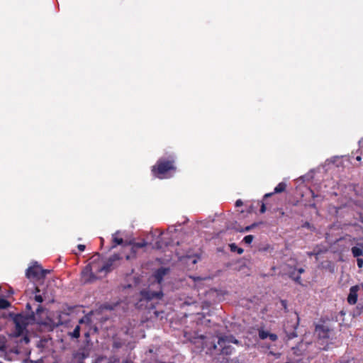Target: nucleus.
Returning <instances> with one entry per match:
<instances>
[{"label":"nucleus","mask_w":363,"mask_h":363,"mask_svg":"<svg viewBox=\"0 0 363 363\" xmlns=\"http://www.w3.org/2000/svg\"><path fill=\"white\" fill-rule=\"evenodd\" d=\"M277 310L283 311L284 313H289L287 320L284 323V330L289 340L297 336L296 329L299 325V316L295 311H290L288 308L286 300L276 299L274 301Z\"/></svg>","instance_id":"1"},{"label":"nucleus","mask_w":363,"mask_h":363,"mask_svg":"<svg viewBox=\"0 0 363 363\" xmlns=\"http://www.w3.org/2000/svg\"><path fill=\"white\" fill-rule=\"evenodd\" d=\"M176 172L175 157L172 155L160 158L151 169L152 175L160 179L170 178Z\"/></svg>","instance_id":"2"},{"label":"nucleus","mask_w":363,"mask_h":363,"mask_svg":"<svg viewBox=\"0 0 363 363\" xmlns=\"http://www.w3.org/2000/svg\"><path fill=\"white\" fill-rule=\"evenodd\" d=\"M50 272L51 270L43 269L40 264L35 262L26 269V277L33 281H40Z\"/></svg>","instance_id":"3"},{"label":"nucleus","mask_w":363,"mask_h":363,"mask_svg":"<svg viewBox=\"0 0 363 363\" xmlns=\"http://www.w3.org/2000/svg\"><path fill=\"white\" fill-rule=\"evenodd\" d=\"M13 321L15 324L13 337H18L23 333V331L28 325V318L22 314L18 313L14 315Z\"/></svg>","instance_id":"4"},{"label":"nucleus","mask_w":363,"mask_h":363,"mask_svg":"<svg viewBox=\"0 0 363 363\" xmlns=\"http://www.w3.org/2000/svg\"><path fill=\"white\" fill-rule=\"evenodd\" d=\"M122 259L119 254H113L111 255L102 267L96 269L97 272H104L106 274L113 270L118 265V262Z\"/></svg>","instance_id":"5"},{"label":"nucleus","mask_w":363,"mask_h":363,"mask_svg":"<svg viewBox=\"0 0 363 363\" xmlns=\"http://www.w3.org/2000/svg\"><path fill=\"white\" fill-rule=\"evenodd\" d=\"M94 264H89L85 267V268L82 272V277L81 281L84 284H89L97 280V277L93 272V268L94 267Z\"/></svg>","instance_id":"6"},{"label":"nucleus","mask_w":363,"mask_h":363,"mask_svg":"<svg viewBox=\"0 0 363 363\" xmlns=\"http://www.w3.org/2000/svg\"><path fill=\"white\" fill-rule=\"evenodd\" d=\"M315 333L319 340L324 341L330 339L332 330L327 325L320 324L315 325Z\"/></svg>","instance_id":"7"},{"label":"nucleus","mask_w":363,"mask_h":363,"mask_svg":"<svg viewBox=\"0 0 363 363\" xmlns=\"http://www.w3.org/2000/svg\"><path fill=\"white\" fill-rule=\"evenodd\" d=\"M140 294L144 299L147 301L161 299L163 296V293L161 289L158 291H155L150 288L141 291Z\"/></svg>","instance_id":"8"},{"label":"nucleus","mask_w":363,"mask_h":363,"mask_svg":"<svg viewBox=\"0 0 363 363\" xmlns=\"http://www.w3.org/2000/svg\"><path fill=\"white\" fill-rule=\"evenodd\" d=\"M169 272V268L166 267H160L155 270L154 273L152 274V277L156 281V282L159 284V286H161L164 277L167 275Z\"/></svg>","instance_id":"9"},{"label":"nucleus","mask_w":363,"mask_h":363,"mask_svg":"<svg viewBox=\"0 0 363 363\" xmlns=\"http://www.w3.org/2000/svg\"><path fill=\"white\" fill-rule=\"evenodd\" d=\"M359 290V286L358 285L353 286L350 289V293L348 294L347 299V302L350 305H354L357 303V296H358L357 292Z\"/></svg>","instance_id":"10"},{"label":"nucleus","mask_w":363,"mask_h":363,"mask_svg":"<svg viewBox=\"0 0 363 363\" xmlns=\"http://www.w3.org/2000/svg\"><path fill=\"white\" fill-rule=\"evenodd\" d=\"M218 345L221 348L220 353L224 355H230L234 352L235 349L230 345V344H227L223 342V340H218Z\"/></svg>","instance_id":"11"},{"label":"nucleus","mask_w":363,"mask_h":363,"mask_svg":"<svg viewBox=\"0 0 363 363\" xmlns=\"http://www.w3.org/2000/svg\"><path fill=\"white\" fill-rule=\"evenodd\" d=\"M259 207V213H264L266 211V205L263 201H257L254 202L250 207L248 212L249 213H257V208Z\"/></svg>","instance_id":"12"},{"label":"nucleus","mask_w":363,"mask_h":363,"mask_svg":"<svg viewBox=\"0 0 363 363\" xmlns=\"http://www.w3.org/2000/svg\"><path fill=\"white\" fill-rule=\"evenodd\" d=\"M303 272L304 269L303 268H300L298 269L294 268L289 272V276L296 283L301 284V274Z\"/></svg>","instance_id":"13"},{"label":"nucleus","mask_w":363,"mask_h":363,"mask_svg":"<svg viewBox=\"0 0 363 363\" xmlns=\"http://www.w3.org/2000/svg\"><path fill=\"white\" fill-rule=\"evenodd\" d=\"M119 234V232L117 231L112 235V246L111 249L116 247L117 245H123L124 246H126L127 245H125L123 239L121 238H118L117 235Z\"/></svg>","instance_id":"14"},{"label":"nucleus","mask_w":363,"mask_h":363,"mask_svg":"<svg viewBox=\"0 0 363 363\" xmlns=\"http://www.w3.org/2000/svg\"><path fill=\"white\" fill-rule=\"evenodd\" d=\"M125 245H132V251L133 252H135V250L138 248H142L145 246H147V243L145 240H143L141 242H126Z\"/></svg>","instance_id":"15"},{"label":"nucleus","mask_w":363,"mask_h":363,"mask_svg":"<svg viewBox=\"0 0 363 363\" xmlns=\"http://www.w3.org/2000/svg\"><path fill=\"white\" fill-rule=\"evenodd\" d=\"M218 340H223V342H226L227 344L233 343L237 345H240V342L231 335L220 337Z\"/></svg>","instance_id":"16"},{"label":"nucleus","mask_w":363,"mask_h":363,"mask_svg":"<svg viewBox=\"0 0 363 363\" xmlns=\"http://www.w3.org/2000/svg\"><path fill=\"white\" fill-rule=\"evenodd\" d=\"M40 291V289H39V286H34V291L32 292V294H35L33 299L38 303H42L43 301V297L40 294H38Z\"/></svg>","instance_id":"17"},{"label":"nucleus","mask_w":363,"mask_h":363,"mask_svg":"<svg viewBox=\"0 0 363 363\" xmlns=\"http://www.w3.org/2000/svg\"><path fill=\"white\" fill-rule=\"evenodd\" d=\"M286 184L284 182H280L274 189V194L284 192L286 190Z\"/></svg>","instance_id":"18"},{"label":"nucleus","mask_w":363,"mask_h":363,"mask_svg":"<svg viewBox=\"0 0 363 363\" xmlns=\"http://www.w3.org/2000/svg\"><path fill=\"white\" fill-rule=\"evenodd\" d=\"M259 337L261 340H264V339L269 337L270 340H272V333H270L268 331H265L263 329H259Z\"/></svg>","instance_id":"19"},{"label":"nucleus","mask_w":363,"mask_h":363,"mask_svg":"<svg viewBox=\"0 0 363 363\" xmlns=\"http://www.w3.org/2000/svg\"><path fill=\"white\" fill-rule=\"evenodd\" d=\"M351 252L352 253V255L354 257H359L363 256V250H362V248H361L359 247H357V246L352 247L351 249Z\"/></svg>","instance_id":"20"},{"label":"nucleus","mask_w":363,"mask_h":363,"mask_svg":"<svg viewBox=\"0 0 363 363\" xmlns=\"http://www.w3.org/2000/svg\"><path fill=\"white\" fill-rule=\"evenodd\" d=\"M230 250L233 252H237L238 255L243 253L244 250L241 247H238L235 243H231L229 245Z\"/></svg>","instance_id":"21"},{"label":"nucleus","mask_w":363,"mask_h":363,"mask_svg":"<svg viewBox=\"0 0 363 363\" xmlns=\"http://www.w3.org/2000/svg\"><path fill=\"white\" fill-rule=\"evenodd\" d=\"M10 303L9 301L4 298H0V309H6L10 306Z\"/></svg>","instance_id":"22"},{"label":"nucleus","mask_w":363,"mask_h":363,"mask_svg":"<svg viewBox=\"0 0 363 363\" xmlns=\"http://www.w3.org/2000/svg\"><path fill=\"white\" fill-rule=\"evenodd\" d=\"M71 335L74 338H78L80 336V327L79 325L75 327Z\"/></svg>","instance_id":"23"},{"label":"nucleus","mask_w":363,"mask_h":363,"mask_svg":"<svg viewBox=\"0 0 363 363\" xmlns=\"http://www.w3.org/2000/svg\"><path fill=\"white\" fill-rule=\"evenodd\" d=\"M6 348V339L4 336H0V351H4Z\"/></svg>","instance_id":"24"},{"label":"nucleus","mask_w":363,"mask_h":363,"mask_svg":"<svg viewBox=\"0 0 363 363\" xmlns=\"http://www.w3.org/2000/svg\"><path fill=\"white\" fill-rule=\"evenodd\" d=\"M302 228H308L309 230H311V231H313L315 230V227L311 225L309 222L306 221L302 225H301Z\"/></svg>","instance_id":"25"},{"label":"nucleus","mask_w":363,"mask_h":363,"mask_svg":"<svg viewBox=\"0 0 363 363\" xmlns=\"http://www.w3.org/2000/svg\"><path fill=\"white\" fill-rule=\"evenodd\" d=\"M253 239H254V236L252 235H246L244 239H243V241L246 243V244H250L252 241H253Z\"/></svg>","instance_id":"26"},{"label":"nucleus","mask_w":363,"mask_h":363,"mask_svg":"<svg viewBox=\"0 0 363 363\" xmlns=\"http://www.w3.org/2000/svg\"><path fill=\"white\" fill-rule=\"evenodd\" d=\"M291 350H293V353L296 355V356H301L302 355V352L301 350L299 349L298 346H296V347H293L291 348Z\"/></svg>","instance_id":"27"},{"label":"nucleus","mask_w":363,"mask_h":363,"mask_svg":"<svg viewBox=\"0 0 363 363\" xmlns=\"http://www.w3.org/2000/svg\"><path fill=\"white\" fill-rule=\"evenodd\" d=\"M258 223H254L250 225L246 226L244 229L241 230V232H247L252 229L254 227L257 226Z\"/></svg>","instance_id":"28"},{"label":"nucleus","mask_w":363,"mask_h":363,"mask_svg":"<svg viewBox=\"0 0 363 363\" xmlns=\"http://www.w3.org/2000/svg\"><path fill=\"white\" fill-rule=\"evenodd\" d=\"M225 363H240L238 358L228 359Z\"/></svg>","instance_id":"29"},{"label":"nucleus","mask_w":363,"mask_h":363,"mask_svg":"<svg viewBox=\"0 0 363 363\" xmlns=\"http://www.w3.org/2000/svg\"><path fill=\"white\" fill-rule=\"evenodd\" d=\"M357 264L359 268H362L363 266V259L362 258L357 257Z\"/></svg>","instance_id":"30"},{"label":"nucleus","mask_w":363,"mask_h":363,"mask_svg":"<svg viewBox=\"0 0 363 363\" xmlns=\"http://www.w3.org/2000/svg\"><path fill=\"white\" fill-rule=\"evenodd\" d=\"M26 309L28 311H30L31 313V315L33 316L35 315V313L32 311V307H31V305L30 303H28L26 306Z\"/></svg>","instance_id":"31"},{"label":"nucleus","mask_w":363,"mask_h":363,"mask_svg":"<svg viewBox=\"0 0 363 363\" xmlns=\"http://www.w3.org/2000/svg\"><path fill=\"white\" fill-rule=\"evenodd\" d=\"M77 248L78 250L80 251V252H83L85 248H86V246L84 245H82V244H79L77 245Z\"/></svg>","instance_id":"32"},{"label":"nucleus","mask_w":363,"mask_h":363,"mask_svg":"<svg viewBox=\"0 0 363 363\" xmlns=\"http://www.w3.org/2000/svg\"><path fill=\"white\" fill-rule=\"evenodd\" d=\"M21 342H24L26 344H28L30 342V338L27 335H25Z\"/></svg>","instance_id":"33"},{"label":"nucleus","mask_w":363,"mask_h":363,"mask_svg":"<svg viewBox=\"0 0 363 363\" xmlns=\"http://www.w3.org/2000/svg\"><path fill=\"white\" fill-rule=\"evenodd\" d=\"M242 204H243V203H242V200H240V199H238V200H237L235 201V206L236 207L241 206H242Z\"/></svg>","instance_id":"34"},{"label":"nucleus","mask_w":363,"mask_h":363,"mask_svg":"<svg viewBox=\"0 0 363 363\" xmlns=\"http://www.w3.org/2000/svg\"><path fill=\"white\" fill-rule=\"evenodd\" d=\"M43 311V308L41 306H38V307L36 309V313L39 314Z\"/></svg>","instance_id":"35"},{"label":"nucleus","mask_w":363,"mask_h":363,"mask_svg":"<svg viewBox=\"0 0 363 363\" xmlns=\"http://www.w3.org/2000/svg\"><path fill=\"white\" fill-rule=\"evenodd\" d=\"M155 247L157 248V249H161L162 248V245L160 244V241L156 242Z\"/></svg>","instance_id":"36"},{"label":"nucleus","mask_w":363,"mask_h":363,"mask_svg":"<svg viewBox=\"0 0 363 363\" xmlns=\"http://www.w3.org/2000/svg\"><path fill=\"white\" fill-rule=\"evenodd\" d=\"M31 363H44V362H43V359H38L35 361H31Z\"/></svg>","instance_id":"37"},{"label":"nucleus","mask_w":363,"mask_h":363,"mask_svg":"<svg viewBox=\"0 0 363 363\" xmlns=\"http://www.w3.org/2000/svg\"><path fill=\"white\" fill-rule=\"evenodd\" d=\"M272 196V193H268V194H266L264 196V199H267L268 197H270Z\"/></svg>","instance_id":"38"},{"label":"nucleus","mask_w":363,"mask_h":363,"mask_svg":"<svg viewBox=\"0 0 363 363\" xmlns=\"http://www.w3.org/2000/svg\"><path fill=\"white\" fill-rule=\"evenodd\" d=\"M356 160L358 161V162H361V160H362L361 156H357L356 157Z\"/></svg>","instance_id":"39"},{"label":"nucleus","mask_w":363,"mask_h":363,"mask_svg":"<svg viewBox=\"0 0 363 363\" xmlns=\"http://www.w3.org/2000/svg\"><path fill=\"white\" fill-rule=\"evenodd\" d=\"M273 356H274V358H278L279 356V354H276L274 352Z\"/></svg>","instance_id":"40"},{"label":"nucleus","mask_w":363,"mask_h":363,"mask_svg":"<svg viewBox=\"0 0 363 363\" xmlns=\"http://www.w3.org/2000/svg\"><path fill=\"white\" fill-rule=\"evenodd\" d=\"M82 355V359H84V358H86V356L84 355V353H82L80 354Z\"/></svg>","instance_id":"41"},{"label":"nucleus","mask_w":363,"mask_h":363,"mask_svg":"<svg viewBox=\"0 0 363 363\" xmlns=\"http://www.w3.org/2000/svg\"><path fill=\"white\" fill-rule=\"evenodd\" d=\"M277 338V335L274 334V341H275Z\"/></svg>","instance_id":"42"},{"label":"nucleus","mask_w":363,"mask_h":363,"mask_svg":"<svg viewBox=\"0 0 363 363\" xmlns=\"http://www.w3.org/2000/svg\"><path fill=\"white\" fill-rule=\"evenodd\" d=\"M125 258L127 260H128V259H130V255H126Z\"/></svg>","instance_id":"43"},{"label":"nucleus","mask_w":363,"mask_h":363,"mask_svg":"<svg viewBox=\"0 0 363 363\" xmlns=\"http://www.w3.org/2000/svg\"><path fill=\"white\" fill-rule=\"evenodd\" d=\"M361 221L363 223V217H361Z\"/></svg>","instance_id":"44"},{"label":"nucleus","mask_w":363,"mask_h":363,"mask_svg":"<svg viewBox=\"0 0 363 363\" xmlns=\"http://www.w3.org/2000/svg\"><path fill=\"white\" fill-rule=\"evenodd\" d=\"M115 345H116V347H118V344H115Z\"/></svg>","instance_id":"45"},{"label":"nucleus","mask_w":363,"mask_h":363,"mask_svg":"<svg viewBox=\"0 0 363 363\" xmlns=\"http://www.w3.org/2000/svg\"><path fill=\"white\" fill-rule=\"evenodd\" d=\"M115 345H116V347H118V344H115Z\"/></svg>","instance_id":"46"},{"label":"nucleus","mask_w":363,"mask_h":363,"mask_svg":"<svg viewBox=\"0 0 363 363\" xmlns=\"http://www.w3.org/2000/svg\"><path fill=\"white\" fill-rule=\"evenodd\" d=\"M106 363H112V362H111V361H109V360H108V361H107V362H106Z\"/></svg>","instance_id":"47"},{"label":"nucleus","mask_w":363,"mask_h":363,"mask_svg":"<svg viewBox=\"0 0 363 363\" xmlns=\"http://www.w3.org/2000/svg\"><path fill=\"white\" fill-rule=\"evenodd\" d=\"M124 363H128L127 362H124Z\"/></svg>","instance_id":"48"}]
</instances>
